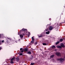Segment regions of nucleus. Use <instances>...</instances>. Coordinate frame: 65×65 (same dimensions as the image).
I'll list each match as a JSON object with an SVG mask.
<instances>
[{"label":"nucleus","instance_id":"nucleus-40","mask_svg":"<svg viewBox=\"0 0 65 65\" xmlns=\"http://www.w3.org/2000/svg\"><path fill=\"white\" fill-rule=\"evenodd\" d=\"M24 65H26V64H24Z\"/></svg>","mask_w":65,"mask_h":65},{"label":"nucleus","instance_id":"nucleus-37","mask_svg":"<svg viewBox=\"0 0 65 65\" xmlns=\"http://www.w3.org/2000/svg\"><path fill=\"white\" fill-rule=\"evenodd\" d=\"M23 35H25V34H23Z\"/></svg>","mask_w":65,"mask_h":65},{"label":"nucleus","instance_id":"nucleus-24","mask_svg":"<svg viewBox=\"0 0 65 65\" xmlns=\"http://www.w3.org/2000/svg\"><path fill=\"white\" fill-rule=\"evenodd\" d=\"M35 45H36V44H37V42H36L35 43H34Z\"/></svg>","mask_w":65,"mask_h":65},{"label":"nucleus","instance_id":"nucleus-39","mask_svg":"<svg viewBox=\"0 0 65 65\" xmlns=\"http://www.w3.org/2000/svg\"><path fill=\"white\" fill-rule=\"evenodd\" d=\"M47 25H49V26H50V25L49 24H48Z\"/></svg>","mask_w":65,"mask_h":65},{"label":"nucleus","instance_id":"nucleus-31","mask_svg":"<svg viewBox=\"0 0 65 65\" xmlns=\"http://www.w3.org/2000/svg\"><path fill=\"white\" fill-rule=\"evenodd\" d=\"M31 57H32V58H33V55H31Z\"/></svg>","mask_w":65,"mask_h":65},{"label":"nucleus","instance_id":"nucleus-10","mask_svg":"<svg viewBox=\"0 0 65 65\" xmlns=\"http://www.w3.org/2000/svg\"><path fill=\"white\" fill-rule=\"evenodd\" d=\"M27 54H31V52H30V51H28V52H27Z\"/></svg>","mask_w":65,"mask_h":65},{"label":"nucleus","instance_id":"nucleus-41","mask_svg":"<svg viewBox=\"0 0 65 65\" xmlns=\"http://www.w3.org/2000/svg\"><path fill=\"white\" fill-rule=\"evenodd\" d=\"M19 40H20V39H19Z\"/></svg>","mask_w":65,"mask_h":65},{"label":"nucleus","instance_id":"nucleus-43","mask_svg":"<svg viewBox=\"0 0 65 65\" xmlns=\"http://www.w3.org/2000/svg\"><path fill=\"white\" fill-rule=\"evenodd\" d=\"M19 40H20V39H19Z\"/></svg>","mask_w":65,"mask_h":65},{"label":"nucleus","instance_id":"nucleus-30","mask_svg":"<svg viewBox=\"0 0 65 65\" xmlns=\"http://www.w3.org/2000/svg\"><path fill=\"white\" fill-rule=\"evenodd\" d=\"M57 51V49H55V50L54 51H55V52H56V51Z\"/></svg>","mask_w":65,"mask_h":65},{"label":"nucleus","instance_id":"nucleus-17","mask_svg":"<svg viewBox=\"0 0 65 65\" xmlns=\"http://www.w3.org/2000/svg\"><path fill=\"white\" fill-rule=\"evenodd\" d=\"M46 31H48L49 30V28H47L46 29H45Z\"/></svg>","mask_w":65,"mask_h":65},{"label":"nucleus","instance_id":"nucleus-27","mask_svg":"<svg viewBox=\"0 0 65 65\" xmlns=\"http://www.w3.org/2000/svg\"><path fill=\"white\" fill-rule=\"evenodd\" d=\"M20 56H22V55H23V54L22 53H21L20 54Z\"/></svg>","mask_w":65,"mask_h":65},{"label":"nucleus","instance_id":"nucleus-28","mask_svg":"<svg viewBox=\"0 0 65 65\" xmlns=\"http://www.w3.org/2000/svg\"><path fill=\"white\" fill-rule=\"evenodd\" d=\"M20 51H22L23 50V48H20Z\"/></svg>","mask_w":65,"mask_h":65},{"label":"nucleus","instance_id":"nucleus-9","mask_svg":"<svg viewBox=\"0 0 65 65\" xmlns=\"http://www.w3.org/2000/svg\"><path fill=\"white\" fill-rule=\"evenodd\" d=\"M28 37H29L30 35V33L28 32V34H27Z\"/></svg>","mask_w":65,"mask_h":65},{"label":"nucleus","instance_id":"nucleus-2","mask_svg":"<svg viewBox=\"0 0 65 65\" xmlns=\"http://www.w3.org/2000/svg\"><path fill=\"white\" fill-rule=\"evenodd\" d=\"M55 54L57 56H61V53L59 52H56Z\"/></svg>","mask_w":65,"mask_h":65},{"label":"nucleus","instance_id":"nucleus-18","mask_svg":"<svg viewBox=\"0 0 65 65\" xmlns=\"http://www.w3.org/2000/svg\"><path fill=\"white\" fill-rule=\"evenodd\" d=\"M31 39H32V41H34V37H32Z\"/></svg>","mask_w":65,"mask_h":65},{"label":"nucleus","instance_id":"nucleus-23","mask_svg":"<svg viewBox=\"0 0 65 65\" xmlns=\"http://www.w3.org/2000/svg\"><path fill=\"white\" fill-rule=\"evenodd\" d=\"M31 65H33L34 64H35V63H31Z\"/></svg>","mask_w":65,"mask_h":65},{"label":"nucleus","instance_id":"nucleus-42","mask_svg":"<svg viewBox=\"0 0 65 65\" xmlns=\"http://www.w3.org/2000/svg\"><path fill=\"white\" fill-rule=\"evenodd\" d=\"M19 40H20V39H19Z\"/></svg>","mask_w":65,"mask_h":65},{"label":"nucleus","instance_id":"nucleus-32","mask_svg":"<svg viewBox=\"0 0 65 65\" xmlns=\"http://www.w3.org/2000/svg\"><path fill=\"white\" fill-rule=\"evenodd\" d=\"M51 20H52V19H51V18H50L49 19V20H50V21H51Z\"/></svg>","mask_w":65,"mask_h":65},{"label":"nucleus","instance_id":"nucleus-11","mask_svg":"<svg viewBox=\"0 0 65 65\" xmlns=\"http://www.w3.org/2000/svg\"><path fill=\"white\" fill-rule=\"evenodd\" d=\"M14 60V58H12L11 60H10V61H13Z\"/></svg>","mask_w":65,"mask_h":65},{"label":"nucleus","instance_id":"nucleus-4","mask_svg":"<svg viewBox=\"0 0 65 65\" xmlns=\"http://www.w3.org/2000/svg\"><path fill=\"white\" fill-rule=\"evenodd\" d=\"M54 27H53V26H51L49 27V30L51 31V30H53V29H54Z\"/></svg>","mask_w":65,"mask_h":65},{"label":"nucleus","instance_id":"nucleus-29","mask_svg":"<svg viewBox=\"0 0 65 65\" xmlns=\"http://www.w3.org/2000/svg\"><path fill=\"white\" fill-rule=\"evenodd\" d=\"M23 52H24V51L23 50H22L21 51V52L22 53H23Z\"/></svg>","mask_w":65,"mask_h":65},{"label":"nucleus","instance_id":"nucleus-8","mask_svg":"<svg viewBox=\"0 0 65 65\" xmlns=\"http://www.w3.org/2000/svg\"><path fill=\"white\" fill-rule=\"evenodd\" d=\"M16 59L17 62H19V60H20V59H19V58H16Z\"/></svg>","mask_w":65,"mask_h":65},{"label":"nucleus","instance_id":"nucleus-19","mask_svg":"<svg viewBox=\"0 0 65 65\" xmlns=\"http://www.w3.org/2000/svg\"><path fill=\"white\" fill-rule=\"evenodd\" d=\"M24 51L25 52H27L28 51V49L27 48H25L24 49Z\"/></svg>","mask_w":65,"mask_h":65},{"label":"nucleus","instance_id":"nucleus-5","mask_svg":"<svg viewBox=\"0 0 65 65\" xmlns=\"http://www.w3.org/2000/svg\"><path fill=\"white\" fill-rule=\"evenodd\" d=\"M38 36L40 38V37H43V35H42V34H41V35L40 34L39 35H38Z\"/></svg>","mask_w":65,"mask_h":65},{"label":"nucleus","instance_id":"nucleus-1","mask_svg":"<svg viewBox=\"0 0 65 65\" xmlns=\"http://www.w3.org/2000/svg\"><path fill=\"white\" fill-rule=\"evenodd\" d=\"M57 60H58V61H60L61 62H64V59L63 58H61L60 59H57Z\"/></svg>","mask_w":65,"mask_h":65},{"label":"nucleus","instance_id":"nucleus-35","mask_svg":"<svg viewBox=\"0 0 65 65\" xmlns=\"http://www.w3.org/2000/svg\"><path fill=\"white\" fill-rule=\"evenodd\" d=\"M1 49H2V48H1V47H0V51Z\"/></svg>","mask_w":65,"mask_h":65},{"label":"nucleus","instance_id":"nucleus-16","mask_svg":"<svg viewBox=\"0 0 65 65\" xmlns=\"http://www.w3.org/2000/svg\"><path fill=\"white\" fill-rule=\"evenodd\" d=\"M59 41H58L57 42H56L55 44L56 45H57L58 44H59Z\"/></svg>","mask_w":65,"mask_h":65},{"label":"nucleus","instance_id":"nucleus-15","mask_svg":"<svg viewBox=\"0 0 65 65\" xmlns=\"http://www.w3.org/2000/svg\"><path fill=\"white\" fill-rule=\"evenodd\" d=\"M46 34H50V31H48L46 32Z\"/></svg>","mask_w":65,"mask_h":65},{"label":"nucleus","instance_id":"nucleus-14","mask_svg":"<svg viewBox=\"0 0 65 65\" xmlns=\"http://www.w3.org/2000/svg\"><path fill=\"white\" fill-rule=\"evenodd\" d=\"M54 57V55H52L50 56L51 58H53Z\"/></svg>","mask_w":65,"mask_h":65},{"label":"nucleus","instance_id":"nucleus-3","mask_svg":"<svg viewBox=\"0 0 65 65\" xmlns=\"http://www.w3.org/2000/svg\"><path fill=\"white\" fill-rule=\"evenodd\" d=\"M27 31V29H25V28H23L22 30H20V32H22L23 31Z\"/></svg>","mask_w":65,"mask_h":65},{"label":"nucleus","instance_id":"nucleus-20","mask_svg":"<svg viewBox=\"0 0 65 65\" xmlns=\"http://www.w3.org/2000/svg\"><path fill=\"white\" fill-rule=\"evenodd\" d=\"M22 32H20H20H18V35H20V34H21V33H22Z\"/></svg>","mask_w":65,"mask_h":65},{"label":"nucleus","instance_id":"nucleus-34","mask_svg":"<svg viewBox=\"0 0 65 65\" xmlns=\"http://www.w3.org/2000/svg\"><path fill=\"white\" fill-rule=\"evenodd\" d=\"M7 42V43H8V40H7V41H6Z\"/></svg>","mask_w":65,"mask_h":65},{"label":"nucleus","instance_id":"nucleus-13","mask_svg":"<svg viewBox=\"0 0 65 65\" xmlns=\"http://www.w3.org/2000/svg\"><path fill=\"white\" fill-rule=\"evenodd\" d=\"M52 48L53 49L55 48H56V46L54 45H53L52 47Z\"/></svg>","mask_w":65,"mask_h":65},{"label":"nucleus","instance_id":"nucleus-38","mask_svg":"<svg viewBox=\"0 0 65 65\" xmlns=\"http://www.w3.org/2000/svg\"><path fill=\"white\" fill-rule=\"evenodd\" d=\"M63 39H64V38H63Z\"/></svg>","mask_w":65,"mask_h":65},{"label":"nucleus","instance_id":"nucleus-12","mask_svg":"<svg viewBox=\"0 0 65 65\" xmlns=\"http://www.w3.org/2000/svg\"><path fill=\"white\" fill-rule=\"evenodd\" d=\"M57 47L59 48H62V47H61V46H57Z\"/></svg>","mask_w":65,"mask_h":65},{"label":"nucleus","instance_id":"nucleus-6","mask_svg":"<svg viewBox=\"0 0 65 65\" xmlns=\"http://www.w3.org/2000/svg\"><path fill=\"white\" fill-rule=\"evenodd\" d=\"M61 46L62 47H65V46L64 45V44H61Z\"/></svg>","mask_w":65,"mask_h":65},{"label":"nucleus","instance_id":"nucleus-33","mask_svg":"<svg viewBox=\"0 0 65 65\" xmlns=\"http://www.w3.org/2000/svg\"><path fill=\"white\" fill-rule=\"evenodd\" d=\"M2 42H4V40H3L2 41Z\"/></svg>","mask_w":65,"mask_h":65},{"label":"nucleus","instance_id":"nucleus-22","mask_svg":"<svg viewBox=\"0 0 65 65\" xmlns=\"http://www.w3.org/2000/svg\"><path fill=\"white\" fill-rule=\"evenodd\" d=\"M63 39H61L60 40V41H61L62 42V41H63Z\"/></svg>","mask_w":65,"mask_h":65},{"label":"nucleus","instance_id":"nucleus-21","mask_svg":"<svg viewBox=\"0 0 65 65\" xmlns=\"http://www.w3.org/2000/svg\"><path fill=\"white\" fill-rule=\"evenodd\" d=\"M43 45H46V43H43Z\"/></svg>","mask_w":65,"mask_h":65},{"label":"nucleus","instance_id":"nucleus-7","mask_svg":"<svg viewBox=\"0 0 65 65\" xmlns=\"http://www.w3.org/2000/svg\"><path fill=\"white\" fill-rule=\"evenodd\" d=\"M20 36L21 38H22L23 37V36L22 35H20Z\"/></svg>","mask_w":65,"mask_h":65},{"label":"nucleus","instance_id":"nucleus-26","mask_svg":"<svg viewBox=\"0 0 65 65\" xmlns=\"http://www.w3.org/2000/svg\"><path fill=\"white\" fill-rule=\"evenodd\" d=\"M31 43H34V41H31Z\"/></svg>","mask_w":65,"mask_h":65},{"label":"nucleus","instance_id":"nucleus-36","mask_svg":"<svg viewBox=\"0 0 65 65\" xmlns=\"http://www.w3.org/2000/svg\"><path fill=\"white\" fill-rule=\"evenodd\" d=\"M7 39H10H10H9V38H7Z\"/></svg>","mask_w":65,"mask_h":65},{"label":"nucleus","instance_id":"nucleus-25","mask_svg":"<svg viewBox=\"0 0 65 65\" xmlns=\"http://www.w3.org/2000/svg\"><path fill=\"white\" fill-rule=\"evenodd\" d=\"M10 63H11V64H12V63H13L14 62H13V61H11Z\"/></svg>","mask_w":65,"mask_h":65}]
</instances>
